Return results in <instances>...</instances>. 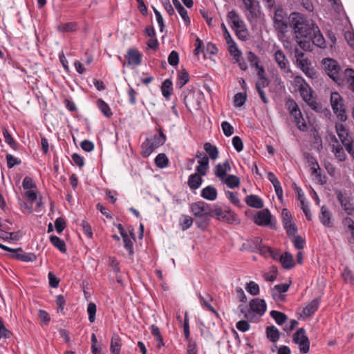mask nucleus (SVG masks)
<instances>
[{
  "instance_id": "2f4dec72",
  "label": "nucleus",
  "mask_w": 354,
  "mask_h": 354,
  "mask_svg": "<svg viewBox=\"0 0 354 354\" xmlns=\"http://www.w3.org/2000/svg\"><path fill=\"white\" fill-rule=\"evenodd\" d=\"M202 176L198 174H193L189 176L188 185L191 189H198L203 183Z\"/></svg>"
},
{
  "instance_id": "603ef678",
  "label": "nucleus",
  "mask_w": 354,
  "mask_h": 354,
  "mask_svg": "<svg viewBox=\"0 0 354 354\" xmlns=\"http://www.w3.org/2000/svg\"><path fill=\"white\" fill-rule=\"evenodd\" d=\"M247 95L245 93H237L234 96V106L235 107L242 106L246 101Z\"/></svg>"
},
{
  "instance_id": "9b49d317",
  "label": "nucleus",
  "mask_w": 354,
  "mask_h": 354,
  "mask_svg": "<svg viewBox=\"0 0 354 354\" xmlns=\"http://www.w3.org/2000/svg\"><path fill=\"white\" fill-rule=\"evenodd\" d=\"M197 95H198V93H196L192 89L185 91L183 93V100L187 109H197L199 107V102L196 97Z\"/></svg>"
},
{
  "instance_id": "2eb2a0df",
  "label": "nucleus",
  "mask_w": 354,
  "mask_h": 354,
  "mask_svg": "<svg viewBox=\"0 0 354 354\" xmlns=\"http://www.w3.org/2000/svg\"><path fill=\"white\" fill-rule=\"evenodd\" d=\"M274 60L278 66L285 73L290 72L289 67V62L286 58L284 53L281 50H277L274 54Z\"/></svg>"
},
{
  "instance_id": "0e129e2a",
  "label": "nucleus",
  "mask_w": 354,
  "mask_h": 354,
  "mask_svg": "<svg viewBox=\"0 0 354 354\" xmlns=\"http://www.w3.org/2000/svg\"><path fill=\"white\" fill-rule=\"evenodd\" d=\"M345 75L347 76L349 82V88L354 92V70L352 68H346Z\"/></svg>"
},
{
  "instance_id": "f257e3e1",
  "label": "nucleus",
  "mask_w": 354,
  "mask_h": 354,
  "mask_svg": "<svg viewBox=\"0 0 354 354\" xmlns=\"http://www.w3.org/2000/svg\"><path fill=\"white\" fill-rule=\"evenodd\" d=\"M290 28L295 38L300 39L299 46L304 50H312L313 46L325 48L326 41L318 26L311 19L299 12H292L288 17Z\"/></svg>"
},
{
  "instance_id": "ea45409f",
  "label": "nucleus",
  "mask_w": 354,
  "mask_h": 354,
  "mask_svg": "<svg viewBox=\"0 0 354 354\" xmlns=\"http://www.w3.org/2000/svg\"><path fill=\"white\" fill-rule=\"evenodd\" d=\"M270 315L278 325H282L288 319L287 316L283 313L274 310L270 311Z\"/></svg>"
},
{
  "instance_id": "dca6fc26",
  "label": "nucleus",
  "mask_w": 354,
  "mask_h": 354,
  "mask_svg": "<svg viewBox=\"0 0 354 354\" xmlns=\"http://www.w3.org/2000/svg\"><path fill=\"white\" fill-rule=\"evenodd\" d=\"M250 308L252 312L262 316L266 311V303L263 299H252L250 301Z\"/></svg>"
},
{
  "instance_id": "9d476101",
  "label": "nucleus",
  "mask_w": 354,
  "mask_h": 354,
  "mask_svg": "<svg viewBox=\"0 0 354 354\" xmlns=\"http://www.w3.org/2000/svg\"><path fill=\"white\" fill-rule=\"evenodd\" d=\"M254 222L259 226H269L271 229H275V223L272 221V215L268 209H264L257 212L254 218Z\"/></svg>"
},
{
  "instance_id": "cd10ccee",
  "label": "nucleus",
  "mask_w": 354,
  "mask_h": 354,
  "mask_svg": "<svg viewBox=\"0 0 354 354\" xmlns=\"http://www.w3.org/2000/svg\"><path fill=\"white\" fill-rule=\"evenodd\" d=\"M172 1L175 8L177 10L178 12L183 19L185 25L189 26L190 24V19L188 16L186 9L182 6L178 0H172Z\"/></svg>"
},
{
  "instance_id": "b1692460",
  "label": "nucleus",
  "mask_w": 354,
  "mask_h": 354,
  "mask_svg": "<svg viewBox=\"0 0 354 354\" xmlns=\"http://www.w3.org/2000/svg\"><path fill=\"white\" fill-rule=\"evenodd\" d=\"M337 144L332 145V151L334 153L336 158L339 161H344L346 159V154L344 152L342 146L339 144L337 139L334 136L332 139Z\"/></svg>"
},
{
  "instance_id": "09e8293b",
  "label": "nucleus",
  "mask_w": 354,
  "mask_h": 354,
  "mask_svg": "<svg viewBox=\"0 0 354 354\" xmlns=\"http://www.w3.org/2000/svg\"><path fill=\"white\" fill-rule=\"evenodd\" d=\"M295 119V122L297 128L301 131H306L308 129V126L306 122L305 121L301 112H300L299 115H297L295 116H292Z\"/></svg>"
},
{
  "instance_id": "ddd939ff",
  "label": "nucleus",
  "mask_w": 354,
  "mask_h": 354,
  "mask_svg": "<svg viewBox=\"0 0 354 354\" xmlns=\"http://www.w3.org/2000/svg\"><path fill=\"white\" fill-rule=\"evenodd\" d=\"M295 81L299 84V91L304 101L309 100L313 97L312 89L310 86L306 82L304 78L299 76L295 77Z\"/></svg>"
},
{
  "instance_id": "412c9836",
  "label": "nucleus",
  "mask_w": 354,
  "mask_h": 354,
  "mask_svg": "<svg viewBox=\"0 0 354 354\" xmlns=\"http://www.w3.org/2000/svg\"><path fill=\"white\" fill-rule=\"evenodd\" d=\"M245 203L253 208L261 209L263 207V200L257 195L250 194L245 197Z\"/></svg>"
},
{
  "instance_id": "5701e85b",
  "label": "nucleus",
  "mask_w": 354,
  "mask_h": 354,
  "mask_svg": "<svg viewBox=\"0 0 354 354\" xmlns=\"http://www.w3.org/2000/svg\"><path fill=\"white\" fill-rule=\"evenodd\" d=\"M336 132L338 135L341 142L343 144L346 143L348 141L351 140V138L349 136V133L346 129L345 126L341 123H337L335 125Z\"/></svg>"
},
{
  "instance_id": "e2e57ef3",
  "label": "nucleus",
  "mask_w": 354,
  "mask_h": 354,
  "mask_svg": "<svg viewBox=\"0 0 354 354\" xmlns=\"http://www.w3.org/2000/svg\"><path fill=\"white\" fill-rule=\"evenodd\" d=\"M7 166L9 169L21 164V160L11 154L6 155Z\"/></svg>"
},
{
  "instance_id": "7c9ffc66",
  "label": "nucleus",
  "mask_w": 354,
  "mask_h": 354,
  "mask_svg": "<svg viewBox=\"0 0 354 354\" xmlns=\"http://www.w3.org/2000/svg\"><path fill=\"white\" fill-rule=\"evenodd\" d=\"M289 285L287 283H281L275 285L271 290V295L274 299L281 297V294L284 293L288 290Z\"/></svg>"
},
{
  "instance_id": "a211bd4d",
  "label": "nucleus",
  "mask_w": 354,
  "mask_h": 354,
  "mask_svg": "<svg viewBox=\"0 0 354 354\" xmlns=\"http://www.w3.org/2000/svg\"><path fill=\"white\" fill-rule=\"evenodd\" d=\"M126 58L127 59L129 65L138 66L142 62L141 54L137 49H129Z\"/></svg>"
},
{
  "instance_id": "a878e982",
  "label": "nucleus",
  "mask_w": 354,
  "mask_h": 354,
  "mask_svg": "<svg viewBox=\"0 0 354 354\" xmlns=\"http://www.w3.org/2000/svg\"><path fill=\"white\" fill-rule=\"evenodd\" d=\"M122 347V340L118 334L114 333L111 337L110 351L111 354H120Z\"/></svg>"
},
{
  "instance_id": "8fccbe9b",
  "label": "nucleus",
  "mask_w": 354,
  "mask_h": 354,
  "mask_svg": "<svg viewBox=\"0 0 354 354\" xmlns=\"http://www.w3.org/2000/svg\"><path fill=\"white\" fill-rule=\"evenodd\" d=\"M236 36L241 41H246L248 39V31L246 25H243V28L233 29Z\"/></svg>"
},
{
  "instance_id": "72a5a7b5",
  "label": "nucleus",
  "mask_w": 354,
  "mask_h": 354,
  "mask_svg": "<svg viewBox=\"0 0 354 354\" xmlns=\"http://www.w3.org/2000/svg\"><path fill=\"white\" fill-rule=\"evenodd\" d=\"M141 154L143 157H149L156 149L153 145L150 142L149 138H146L145 141L141 145Z\"/></svg>"
},
{
  "instance_id": "aec40b11",
  "label": "nucleus",
  "mask_w": 354,
  "mask_h": 354,
  "mask_svg": "<svg viewBox=\"0 0 354 354\" xmlns=\"http://www.w3.org/2000/svg\"><path fill=\"white\" fill-rule=\"evenodd\" d=\"M268 179L272 184L278 198L279 200H281L283 198V189L281 185V183L279 182L277 176L274 175V174L271 171L268 173Z\"/></svg>"
},
{
  "instance_id": "338daca9",
  "label": "nucleus",
  "mask_w": 354,
  "mask_h": 354,
  "mask_svg": "<svg viewBox=\"0 0 354 354\" xmlns=\"http://www.w3.org/2000/svg\"><path fill=\"white\" fill-rule=\"evenodd\" d=\"M292 243L295 248L301 250L304 248L305 240L299 235H295Z\"/></svg>"
},
{
  "instance_id": "3c124183",
  "label": "nucleus",
  "mask_w": 354,
  "mask_h": 354,
  "mask_svg": "<svg viewBox=\"0 0 354 354\" xmlns=\"http://www.w3.org/2000/svg\"><path fill=\"white\" fill-rule=\"evenodd\" d=\"M343 224L346 226L351 232V238L349 240V242L354 243V221L349 217H346L343 220Z\"/></svg>"
},
{
  "instance_id": "58836bf2",
  "label": "nucleus",
  "mask_w": 354,
  "mask_h": 354,
  "mask_svg": "<svg viewBox=\"0 0 354 354\" xmlns=\"http://www.w3.org/2000/svg\"><path fill=\"white\" fill-rule=\"evenodd\" d=\"M286 106L291 116H295L300 114V109L296 102L293 99H288L286 102Z\"/></svg>"
},
{
  "instance_id": "f03ea898",
  "label": "nucleus",
  "mask_w": 354,
  "mask_h": 354,
  "mask_svg": "<svg viewBox=\"0 0 354 354\" xmlns=\"http://www.w3.org/2000/svg\"><path fill=\"white\" fill-rule=\"evenodd\" d=\"M190 210L195 216V223L197 226L205 230L212 217L213 207L204 201H198L190 205Z\"/></svg>"
},
{
  "instance_id": "864d4df0",
  "label": "nucleus",
  "mask_w": 354,
  "mask_h": 354,
  "mask_svg": "<svg viewBox=\"0 0 354 354\" xmlns=\"http://www.w3.org/2000/svg\"><path fill=\"white\" fill-rule=\"evenodd\" d=\"M288 236H295L297 232V227L293 221L283 225Z\"/></svg>"
},
{
  "instance_id": "20e7f679",
  "label": "nucleus",
  "mask_w": 354,
  "mask_h": 354,
  "mask_svg": "<svg viewBox=\"0 0 354 354\" xmlns=\"http://www.w3.org/2000/svg\"><path fill=\"white\" fill-rule=\"evenodd\" d=\"M272 10L274 11L273 21L276 30L282 34L286 33L290 27L286 12L280 7L274 6Z\"/></svg>"
},
{
  "instance_id": "774afa93",
  "label": "nucleus",
  "mask_w": 354,
  "mask_h": 354,
  "mask_svg": "<svg viewBox=\"0 0 354 354\" xmlns=\"http://www.w3.org/2000/svg\"><path fill=\"white\" fill-rule=\"evenodd\" d=\"M232 145L234 148L237 152H240L243 149V143L242 140L239 136H234L232 138Z\"/></svg>"
},
{
  "instance_id": "052dcab7",
  "label": "nucleus",
  "mask_w": 354,
  "mask_h": 354,
  "mask_svg": "<svg viewBox=\"0 0 354 354\" xmlns=\"http://www.w3.org/2000/svg\"><path fill=\"white\" fill-rule=\"evenodd\" d=\"M221 128L225 136L229 137L234 133V127L227 121L221 123Z\"/></svg>"
},
{
  "instance_id": "bf43d9fd",
  "label": "nucleus",
  "mask_w": 354,
  "mask_h": 354,
  "mask_svg": "<svg viewBox=\"0 0 354 354\" xmlns=\"http://www.w3.org/2000/svg\"><path fill=\"white\" fill-rule=\"evenodd\" d=\"M248 60L250 62L251 66L259 67V57L253 52L250 51L247 55Z\"/></svg>"
},
{
  "instance_id": "473e14b6",
  "label": "nucleus",
  "mask_w": 354,
  "mask_h": 354,
  "mask_svg": "<svg viewBox=\"0 0 354 354\" xmlns=\"http://www.w3.org/2000/svg\"><path fill=\"white\" fill-rule=\"evenodd\" d=\"M204 150L208 154V158H209L212 160H216L218 157V148L210 142H206L204 144Z\"/></svg>"
},
{
  "instance_id": "79ce46f5",
  "label": "nucleus",
  "mask_w": 354,
  "mask_h": 354,
  "mask_svg": "<svg viewBox=\"0 0 354 354\" xmlns=\"http://www.w3.org/2000/svg\"><path fill=\"white\" fill-rule=\"evenodd\" d=\"M0 236L5 241H10L19 240L21 235L19 232H6L0 230Z\"/></svg>"
},
{
  "instance_id": "0eeeda50",
  "label": "nucleus",
  "mask_w": 354,
  "mask_h": 354,
  "mask_svg": "<svg viewBox=\"0 0 354 354\" xmlns=\"http://www.w3.org/2000/svg\"><path fill=\"white\" fill-rule=\"evenodd\" d=\"M323 68L326 73L335 82L339 80L340 66L333 59L325 58L322 60Z\"/></svg>"
},
{
  "instance_id": "69168bd1",
  "label": "nucleus",
  "mask_w": 354,
  "mask_h": 354,
  "mask_svg": "<svg viewBox=\"0 0 354 354\" xmlns=\"http://www.w3.org/2000/svg\"><path fill=\"white\" fill-rule=\"evenodd\" d=\"M187 354H197L198 349H197V344L195 340L193 339L187 340Z\"/></svg>"
},
{
  "instance_id": "13d9d810",
  "label": "nucleus",
  "mask_w": 354,
  "mask_h": 354,
  "mask_svg": "<svg viewBox=\"0 0 354 354\" xmlns=\"http://www.w3.org/2000/svg\"><path fill=\"white\" fill-rule=\"evenodd\" d=\"M183 334L185 340L192 339L190 337V329H189V318L187 316V313H186L185 315L184 322H183Z\"/></svg>"
},
{
  "instance_id": "7ed1b4c3",
  "label": "nucleus",
  "mask_w": 354,
  "mask_h": 354,
  "mask_svg": "<svg viewBox=\"0 0 354 354\" xmlns=\"http://www.w3.org/2000/svg\"><path fill=\"white\" fill-rule=\"evenodd\" d=\"M244 6L245 15L250 23L257 22L261 16V6L259 0H240Z\"/></svg>"
},
{
  "instance_id": "4468645a",
  "label": "nucleus",
  "mask_w": 354,
  "mask_h": 354,
  "mask_svg": "<svg viewBox=\"0 0 354 354\" xmlns=\"http://www.w3.org/2000/svg\"><path fill=\"white\" fill-rule=\"evenodd\" d=\"M12 257L24 262H33L37 259V256L32 252H24L21 248L13 249Z\"/></svg>"
},
{
  "instance_id": "5fc2aeb1",
  "label": "nucleus",
  "mask_w": 354,
  "mask_h": 354,
  "mask_svg": "<svg viewBox=\"0 0 354 354\" xmlns=\"http://www.w3.org/2000/svg\"><path fill=\"white\" fill-rule=\"evenodd\" d=\"M122 237L123 239L124 248L128 250L129 255L132 256L133 254V244L131 238L128 234H126Z\"/></svg>"
},
{
  "instance_id": "37998d69",
  "label": "nucleus",
  "mask_w": 354,
  "mask_h": 354,
  "mask_svg": "<svg viewBox=\"0 0 354 354\" xmlns=\"http://www.w3.org/2000/svg\"><path fill=\"white\" fill-rule=\"evenodd\" d=\"M97 105L101 112L104 114L106 118H110L113 113L107 103H106L103 100L98 99L97 100Z\"/></svg>"
},
{
  "instance_id": "f704fd0d",
  "label": "nucleus",
  "mask_w": 354,
  "mask_h": 354,
  "mask_svg": "<svg viewBox=\"0 0 354 354\" xmlns=\"http://www.w3.org/2000/svg\"><path fill=\"white\" fill-rule=\"evenodd\" d=\"M189 80V75L185 69H182L178 74L176 86L181 88Z\"/></svg>"
},
{
  "instance_id": "f3484780",
  "label": "nucleus",
  "mask_w": 354,
  "mask_h": 354,
  "mask_svg": "<svg viewBox=\"0 0 354 354\" xmlns=\"http://www.w3.org/2000/svg\"><path fill=\"white\" fill-rule=\"evenodd\" d=\"M201 156V153L196 154V158H200L198 160V165L196 168V171L198 174L205 176L207 174V171L209 169V158L207 156Z\"/></svg>"
},
{
  "instance_id": "f8f14e48",
  "label": "nucleus",
  "mask_w": 354,
  "mask_h": 354,
  "mask_svg": "<svg viewBox=\"0 0 354 354\" xmlns=\"http://www.w3.org/2000/svg\"><path fill=\"white\" fill-rule=\"evenodd\" d=\"M227 21L232 30L243 28V25L245 24L241 17L235 10H232L227 12Z\"/></svg>"
},
{
  "instance_id": "6e6d98bb",
  "label": "nucleus",
  "mask_w": 354,
  "mask_h": 354,
  "mask_svg": "<svg viewBox=\"0 0 354 354\" xmlns=\"http://www.w3.org/2000/svg\"><path fill=\"white\" fill-rule=\"evenodd\" d=\"M245 289L252 295L256 296L259 294V286L254 281L248 283Z\"/></svg>"
},
{
  "instance_id": "4c0bfd02",
  "label": "nucleus",
  "mask_w": 354,
  "mask_h": 354,
  "mask_svg": "<svg viewBox=\"0 0 354 354\" xmlns=\"http://www.w3.org/2000/svg\"><path fill=\"white\" fill-rule=\"evenodd\" d=\"M267 337L272 342H276L279 339V331L274 326H270L266 328Z\"/></svg>"
},
{
  "instance_id": "c03bdc74",
  "label": "nucleus",
  "mask_w": 354,
  "mask_h": 354,
  "mask_svg": "<svg viewBox=\"0 0 354 354\" xmlns=\"http://www.w3.org/2000/svg\"><path fill=\"white\" fill-rule=\"evenodd\" d=\"M3 135L4 137L5 142L13 149V150H17L18 146L15 140V139L12 138V135L8 132V129L6 128L3 129Z\"/></svg>"
},
{
  "instance_id": "423d86ee",
  "label": "nucleus",
  "mask_w": 354,
  "mask_h": 354,
  "mask_svg": "<svg viewBox=\"0 0 354 354\" xmlns=\"http://www.w3.org/2000/svg\"><path fill=\"white\" fill-rule=\"evenodd\" d=\"M330 104L335 113H336L341 121H346V114L344 100L337 92H333L330 95Z\"/></svg>"
},
{
  "instance_id": "6ab92c4d",
  "label": "nucleus",
  "mask_w": 354,
  "mask_h": 354,
  "mask_svg": "<svg viewBox=\"0 0 354 354\" xmlns=\"http://www.w3.org/2000/svg\"><path fill=\"white\" fill-rule=\"evenodd\" d=\"M261 246V239L259 237H254L243 243L241 250L255 252L260 249Z\"/></svg>"
},
{
  "instance_id": "4d7b16f0",
  "label": "nucleus",
  "mask_w": 354,
  "mask_h": 354,
  "mask_svg": "<svg viewBox=\"0 0 354 354\" xmlns=\"http://www.w3.org/2000/svg\"><path fill=\"white\" fill-rule=\"evenodd\" d=\"M96 305L93 302H90L87 306V313L88 314V320L93 323L95 320Z\"/></svg>"
},
{
  "instance_id": "39448f33",
  "label": "nucleus",
  "mask_w": 354,
  "mask_h": 354,
  "mask_svg": "<svg viewBox=\"0 0 354 354\" xmlns=\"http://www.w3.org/2000/svg\"><path fill=\"white\" fill-rule=\"evenodd\" d=\"M213 216L216 217L218 221L228 223H233L236 221V214L232 211L227 207L223 208L217 204L213 206Z\"/></svg>"
},
{
  "instance_id": "4be33fe9",
  "label": "nucleus",
  "mask_w": 354,
  "mask_h": 354,
  "mask_svg": "<svg viewBox=\"0 0 354 354\" xmlns=\"http://www.w3.org/2000/svg\"><path fill=\"white\" fill-rule=\"evenodd\" d=\"M320 304V299L315 298L312 300L307 306L303 309V314L305 317H310L313 315L319 308Z\"/></svg>"
},
{
  "instance_id": "6e6552de",
  "label": "nucleus",
  "mask_w": 354,
  "mask_h": 354,
  "mask_svg": "<svg viewBox=\"0 0 354 354\" xmlns=\"http://www.w3.org/2000/svg\"><path fill=\"white\" fill-rule=\"evenodd\" d=\"M293 342L298 344L301 353H307L310 348V342L306 335V330L304 328H299L293 335Z\"/></svg>"
},
{
  "instance_id": "393cba45",
  "label": "nucleus",
  "mask_w": 354,
  "mask_h": 354,
  "mask_svg": "<svg viewBox=\"0 0 354 354\" xmlns=\"http://www.w3.org/2000/svg\"><path fill=\"white\" fill-rule=\"evenodd\" d=\"M216 189L211 185H208L201 190V196L208 201H214L217 198Z\"/></svg>"
},
{
  "instance_id": "a19ab883",
  "label": "nucleus",
  "mask_w": 354,
  "mask_h": 354,
  "mask_svg": "<svg viewBox=\"0 0 354 354\" xmlns=\"http://www.w3.org/2000/svg\"><path fill=\"white\" fill-rule=\"evenodd\" d=\"M50 243L57 248L61 252L65 253L66 252V247L65 242L57 236H51L50 237Z\"/></svg>"
},
{
  "instance_id": "c9c22d12",
  "label": "nucleus",
  "mask_w": 354,
  "mask_h": 354,
  "mask_svg": "<svg viewBox=\"0 0 354 354\" xmlns=\"http://www.w3.org/2000/svg\"><path fill=\"white\" fill-rule=\"evenodd\" d=\"M172 82L170 79H166L162 84L161 91L162 95L169 99L170 95L172 94L173 87Z\"/></svg>"
},
{
  "instance_id": "c85d7f7f",
  "label": "nucleus",
  "mask_w": 354,
  "mask_h": 354,
  "mask_svg": "<svg viewBox=\"0 0 354 354\" xmlns=\"http://www.w3.org/2000/svg\"><path fill=\"white\" fill-rule=\"evenodd\" d=\"M280 263L285 269H291L295 266L293 256L288 252H286L280 256Z\"/></svg>"
},
{
  "instance_id": "de8ad7c7",
  "label": "nucleus",
  "mask_w": 354,
  "mask_h": 354,
  "mask_svg": "<svg viewBox=\"0 0 354 354\" xmlns=\"http://www.w3.org/2000/svg\"><path fill=\"white\" fill-rule=\"evenodd\" d=\"M156 165L159 168H165L168 165L169 160L167 156L163 153H159L154 160Z\"/></svg>"
},
{
  "instance_id": "e433bc0d",
  "label": "nucleus",
  "mask_w": 354,
  "mask_h": 354,
  "mask_svg": "<svg viewBox=\"0 0 354 354\" xmlns=\"http://www.w3.org/2000/svg\"><path fill=\"white\" fill-rule=\"evenodd\" d=\"M198 297L200 299V303L203 306L205 307L209 311L218 315L217 311L209 303L212 301V297L209 294H207L206 297L202 296L201 295H200Z\"/></svg>"
},
{
  "instance_id": "c756f323",
  "label": "nucleus",
  "mask_w": 354,
  "mask_h": 354,
  "mask_svg": "<svg viewBox=\"0 0 354 354\" xmlns=\"http://www.w3.org/2000/svg\"><path fill=\"white\" fill-rule=\"evenodd\" d=\"M158 134H156L152 138H149L150 142L153 145L155 149L162 146L166 141V136L164 134L161 128L158 129Z\"/></svg>"
},
{
  "instance_id": "bb28decb",
  "label": "nucleus",
  "mask_w": 354,
  "mask_h": 354,
  "mask_svg": "<svg viewBox=\"0 0 354 354\" xmlns=\"http://www.w3.org/2000/svg\"><path fill=\"white\" fill-rule=\"evenodd\" d=\"M331 216L332 214L330 212L325 205H323L321 207V215L319 216L321 223L326 227H332L333 224L332 222L330 221Z\"/></svg>"
},
{
  "instance_id": "680f3d73",
  "label": "nucleus",
  "mask_w": 354,
  "mask_h": 354,
  "mask_svg": "<svg viewBox=\"0 0 354 354\" xmlns=\"http://www.w3.org/2000/svg\"><path fill=\"white\" fill-rule=\"evenodd\" d=\"M168 62L172 66H175L178 64L179 62V55L177 51L172 50L169 56H168Z\"/></svg>"
},
{
  "instance_id": "49530a36",
  "label": "nucleus",
  "mask_w": 354,
  "mask_h": 354,
  "mask_svg": "<svg viewBox=\"0 0 354 354\" xmlns=\"http://www.w3.org/2000/svg\"><path fill=\"white\" fill-rule=\"evenodd\" d=\"M193 218L188 216V215H182L180 218V227L182 230L185 231L189 229L192 223H193Z\"/></svg>"
},
{
  "instance_id": "a18cd8bd",
  "label": "nucleus",
  "mask_w": 354,
  "mask_h": 354,
  "mask_svg": "<svg viewBox=\"0 0 354 354\" xmlns=\"http://www.w3.org/2000/svg\"><path fill=\"white\" fill-rule=\"evenodd\" d=\"M225 183L229 188L237 187L240 185L239 178L234 175H228L224 178Z\"/></svg>"
},
{
  "instance_id": "1a4fd4ad",
  "label": "nucleus",
  "mask_w": 354,
  "mask_h": 354,
  "mask_svg": "<svg viewBox=\"0 0 354 354\" xmlns=\"http://www.w3.org/2000/svg\"><path fill=\"white\" fill-rule=\"evenodd\" d=\"M335 194L337 199L340 203L344 211L350 216L354 214V206L351 202V198L346 192L339 189H335Z\"/></svg>"
}]
</instances>
